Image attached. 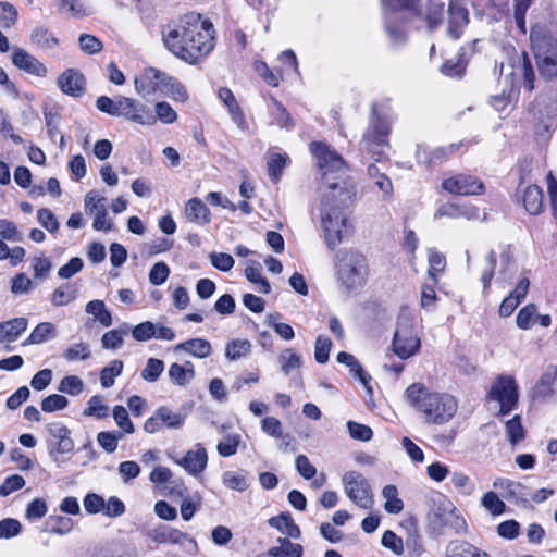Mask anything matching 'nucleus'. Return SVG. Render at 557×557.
<instances>
[{
	"instance_id": "nucleus-1",
	"label": "nucleus",
	"mask_w": 557,
	"mask_h": 557,
	"mask_svg": "<svg viewBox=\"0 0 557 557\" xmlns=\"http://www.w3.org/2000/svg\"><path fill=\"white\" fill-rule=\"evenodd\" d=\"M310 151L317 158L322 180L329 187L321 203V223L326 245L333 250L343 239L347 223L344 209L356 196V185L347 174L348 165L342 156L332 150L329 145L313 141L310 145Z\"/></svg>"
},
{
	"instance_id": "nucleus-2",
	"label": "nucleus",
	"mask_w": 557,
	"mask_h": 557,
	"mask_svg": "<svg viewBox=\"0 0 557 557\" xmlns=\"http://www.w3.org/2000/svg\"><path fill=\"white\" fill-rule=\"evenodd\" d=\"M162 40L169 51L188 64H196L214 48V28L210 20L189 12L174 27L162 29Z\"/></svg>"
},
{
	"instance_id": "nucleus-3",
	"label": "nucleus",
	"mask_w": 557,
	"mask_h": 557,
	"mask_svg": "<svg viewBox=\"0 0 557 557\" xmlns=\"http://www.w3.org/2000/svg\"><path fill=\"white\" fill-rule=\"evenodd\" d=\"M409 405L418 410L428 424H444L456 413L458 403L446 393L430 392L422 383H413L405 391Z\"/></svg>"
},
{
	"instance_id": "nucleus-4",
	"label": "nucleus",
	"mask_w": 557,
	"mask_h": 557,
	"mask_svg": "<svg viewBox=\"0 0 557 557\" xmlns=\"http://www.w3.org/2000/svg\"><path fill=\"white\" fill-rule=\"evenodd\" d=\"M336 275L348 295H356L367 284L368 261L355 250H339L336 253Z\"/></svg>"
},
{
	"instance_id": "nucleus-5",
	"label": "nucleus",
	"mask_w": 557,
	"mask_h": 557,
	"mask_svg": "<svg viewBox=\"0 0 557 557\" xmlns=\"http://www.w3.org/2000/svg\"><path fill=\"white\" fill-rule=\"evenodd\" d=\"M530 41L540 76L545 81L557 77V39L545 34L544 28L534 25L530 30Z\"/></svg>"
},
{
	"instance_id": "nucleus-6",
	"label": "nucleus",
	"mask_w": 557,
	"mask_h": 557,
	"mask_svg": "<svg viewBox=\"0 0 557 557\" xmlns=\"http://www.w3.org/2000/svg\"><path fill=\"white\" fill-rule=\"evenodd\" d=\"M96 108L111 116H123L128 121L143 125L156 123L154 115L145 104H140L135 99L117 96L114 99L108 96H100L96 100Z\"/></svg>"
},
{
	"instance_id": "nucleus-7",
	"label": "nucleus",
	"mask_w": 557,
	"mask_h": 557,
	"mask_svg": "<svg viewBox=\"0 0 557 557\" xmlns=\"http://www.w3.org/2000/svg\"><path fill=\"white\" fill-rule=\"evenodd\" d=\"M372 121L362 137V145L375 160L383 156L382 148L388 145L389 124L382 116L377 115L376 106H372Z\"/></svg>"
},
{
	"instance_id": "nucleus-8",
	"label": "nucleus",
	"mask_w": 557,
	"mask_h": 557,
	"mask_svg": "<svg viewBox=\"0 0 557 557\" xmlns=\"http://www.w3.org/2000/svg\"><path fill=\"white\" fill-rule=\"evenodd\" d=\"M518 389L516 380L510 375H499L493 382L488 398L499 403L498 416H507L516 408L519 400Z\"/></svg>"
},
{
	"instance_id": "nucleus-9",
	"label": "nucleus",
	"mask_w": 557,
	"mask_h": 557,
	"mask_svg": "<svg viewBox=\"0 0 557 557\" xmlns=\"http://www.w3.org/2000/svg\"><path fill=\"white\" fill-rule=\"evenodd\" d=\"M343 484L348 498L363 509H371L373 496L368 480L357 471H348L343 475Z\"/></svg>"
},
{
	"instance_id": "nucleus-10",
	"label": "nucleus",
	"mask_w": 557,
	"mask_h": 557,
	"mask_svg": "<svg viewBox=\"0 0 557 557\" xmlns=\"http://www.w3.org/2000/svg\"><path fill=\"white\" fill-rule=\"evenodd\" d=\"M393 351L400 359H408L414 356L421 347L420 338L409 321L399 320L395 331L393 342Z\"/></svg>"
},
{
	"instance_id": "nucleus-11",
	"label": "nucleus",
	"mask_w": 557,
	"mask_h": 557,
	"mask_svg": "<svg viewBox=\"0 0 557 557\" xmlns=\"http://www.w3.org/2000/svg\"><path fill=\"white\" fill-rule=\"evenodd\" d=\"M442 188L449 194L471 196L485 191L484 183L473 175L457 174L442 182Z\"/></svg>"
},
{
	"instance_id": "nucleus-12",
	"label": "nucleus",
	"mask_w": 557,
	"mask_h": 557,
	"mask_svg": "<svg viewBox=\"0 0 557 557\" xmlns=\"http://www.w3.org/2000/svg\"><path fill=\"white\" fill-rule=\"evenodd\" d=\"M448 27L447 35L453 40H458L465 28L470 23L469 11L461 4L459 0H450L447 9Z\"/></svg>"
},
{
	"instance_id": "nucleus-13",
	"label": "nucleus",
	"mask_w": 557,
	"mask_h": 557,
	"mask_svg": "<svg viewBox=\"0 0 557 557\" xmlns=\"http://www.w3.org/2000/svg\"><path fill=\"white\" fill-rule=\"evenodd\" d=\"M61 91L67 96L78 98L86 91V78L77 69H67L57 79Z\"/></svg>"
},
{
	"instance_id": "nucleus-14",
	"label": "nucleus",
	"mask_w": 557,
	"mask_h": 557,
	"mask_svg": "<svg viewBox=\"0 0 557 557\" xmlns=\"http://www.w3.org/2000/svg\"><path fill=\"white\" fill-rule=\"evenodd\" d=\"M479 40L475 39L471 41L468 46H462L459 49L458 58L456 61L446 60L440 67V72L451 78H461L465 73L469 62V53L473 54L475 51V47Z\"/></svg>"
},
{
	"instance_id": "nucleus-15",
	"label": "nucleus",
	"mask_w": 557,
	"mask_h": 557,
	"mask_svg": "<svg viewBox=\"0 0 557 557\" xmlns=\"http://www.w3.org/2000/svg\"><path fill=\"white\" fill-rule=\"evenodd\" d=\"M12 63L17 69L38 77H44L47 74L46 66L38 59L22 48H13Z\"/></svg>"
},
{
	"instance_id": "nucleus-16",
	"label": "nucleus",
	"mask_w": 557,
	"mask_h": 557,
	"mask_svg": "<svg viewBox=\"0 0 557 557\" xmlns=\"http://www.w3.org/2000/svg\"><path fill=\"white\" fill-rule=\"evenodd\" d=\"M207 462V450L200 445H198L196 450H188L182 459L176 460V463L191 475L201 473L206 469Z\"/></svg>"
},
{
	"instance_id": "nucleus-17",
	"label": "nucleus",
	"mask_w": 557,
	"mask_h": 557,
	"mask_svg": "<svg viewBox=\"0 0 557 557\" xmlns=\"http://www.w3.org/2000/svg\"><path fill=\"white\" fill-rule=\"evenodd\" d=\"M152 539L157 543L171 544H183V541L186 540L193 546L194 550L198 548L197 542L189 534L164 524L153 530Z\"/></svg>"
},
{
	"instance_id": "nucleus-18",
	"label": "nucleus",
	"mask_w": 557,
	"mask_h": 557,
	"mask_svg": "<svg viewBox=\"0 0 557 557\" xmlns=\"http://www.w3.org/2000/svg\"><path fill=\"white\" fill-rule=\"evenodd\" d=\"M544 111L539 109L535 113V135L536 136H546L549 135L552 129L556 125L557 119V107L555 103H549L545 106Z\"/></svg>"
},
{
	"instance_id": "nucleus-19",
	"label": "nucleus",
	"mask_w": 557,
	"mask_h": 557,
	"mask_svg": "<svg viewBox=\"0 0 557 557\" xmlns=\"http://www.w3.org/2000/svg\"><path fill=\"white\" fill-rule=\"evenodd\" d=\"M28 321L24 317L14 318L0 323V343L14 342L27 329Z\"/></svg>"
},
{
	"instance_id": "nucleus-20",
	"label": "nucleus",
	"mask_w": 557,
	"mask_h": 557,
	"mask_svg": "<svg viewBox=\"0 0 557 557\" xmlns=\"http://www.w3.org/2000/svg\"><path fill=\"white\" fill-rule=\"evenodd\" d=\"M158 78H160V70L147 67L144 72L135 77V89L141 95H152L158 90Z\"/></svg>"
},
{
	"instance_id": "nucleus-21",
	"label": "nucleus",
	"mask_w": 557,
	"mask_h": 557,
	"mask_svg": "<svg viewBox=\"0 0 557 557\" xmlns=\"http://www.w3.org/2000/svg\"><path fill=\"white\" fill-rule=\"evenodd\" d=\"M268 523L271 528L278 530L289 537L299 539L301 535L300 528L295 523L288 511L281 512L278 516L270 518Z\"/></svg>"
},
{
	"instance_id": "nucleus-22",
	"label": "nucleus",
	"mask_w": 557,
	"mask_h": 557,
	"mask_svg": "<svg viewBox=\"0 0 557 557\" xmlns=\"http://www.w3.org/2000/svg\"><path fill=\"white\" fill-rule=\"evenodd\" d=\"M431 502L433 504L431 511L434 516L435 522L440 527L446 525L449 515L454 513L455 511V507L441 493H436L435 496L431 498Z\"/></svg>"
},
{
	"instance_id": "nucleus-23",
	"label": "nucleus",
	"mask_w": 557,
	"mask_h": 557,
	"mask_svg": "<svg viewBox=\"0 0 557 557\" xmlns=\"http://www.w3.org/2000/svg\"><path fill=\"white\" fill-rule=\"evenodd\" d=\"M446 557H491L466 541H451L446 547Z\"/></svg>"
},
{
	"instance_id": "nucleus-24",
	"label": "nucleus",
	"mask_w": 557,
	"mask_h": 557,
	"mask_svg": "<svg viewBox=\"0 0 557 557\" xmlns=\"http://www.w3.org/2000/svg\"><path fill=\"white\" fill-rule=\"evenodd\" d=\"M474 214L475 208L473 207L460 206L455 202H446L437 208L434 218H465L467 220H470L472 216H474Z\"/></svg>"
},
{
	"instance_id": "nucleus-25",
	"label": "nucleus",
	"mask_w": 557,
	"mask_h": 557,
	"mask_svg": "<svg viewBox=\"0 0 557 557\" xmlns=\"http://www.w3.org/2000/svg\"><path fill=\"white\" fill-rule=\"evenodd\" d=\"M175 351L184 350L196 358H206L212 354V346L203 338H191L175 346Z\"/></svg>"
},
{
	"instance_id": "nucleus-26",
	"label": "nucleus",
	"mask_w": 557,
	"mask_h": 557,
	"mask_svg": "<svg viewBox=\"0 0 557 557\" xmlns=\"http://www.w3.org/2000/svg\"><path fill=\"white\" fill-rule=\"evenodd\" d=\"M522 203L530 214H539L543 208V190L537 185H529L522 195Z\"/></svg>"
},
{
	"instance_id": "nucleus-27",
	"label": "nucleus",
	"mask_w": 557,
	"mask_h": 557,
	"mask_svg": "<svg viewBox=\"0 0 557 557\" xmlns=\"http://www.w3.org/2000/svg\"><path fill=\"white\" fill-rule=\"evenodd\" d=\"M280 546H273L268 549L270 557H301L304 548L298 543L290 542L287 537H278Z\"/></svg>"
},
{
	"instance_id": "nucleus-28",
	"label": "nucleus",
	"mask_w": 557,
	"mask_h": 557,
	"mask_svg": "<svg viewBox=\"0 0 557 557\" xmlns=\"http://www.w3.org/2000/svg\"><path fill=\"white\" fill-rule=\"evenodd\" d=\"M186 216L191 222L208 224L210 222V210L199 198H191L187 201L185 208Z\"/></svg>"
},
{
	"instance_id": "nucleus-29",
	"label": "nucleus",
	"mask_w": 557,
	"mask_h": 557,
	"mask_svg": "<svg viewBox=\"0 0 557 557\" xmlns=\"http://www.w3.org/2000/svg\"><path fill=\"white\" fill-rule=\"evenodd\" d=\"M383 11L391 12L407 11L414 16H422L421 0H381Z\"/></svg>"
},
{
	"instance_id": "nucleus-30",
	"label": "nucleus",
	"mask_w": 557,
	"mask_h": 557,
	"mask_svg": "<svg viewBox=\"0 0 557 557\" xmlns=\"http://www.w3.org/2000/svg\"><path fill=\"white\" fill-rule=\"evenodd\" d=\"M444 7V0H428L424 20L430 33L434 32L443 23Z\"/></svg>"
},
{
	"instance_id": "nucleus-31",
	"label": "nucleus",
	"mask_w": 557,
	"mask_h": 557,
	"mask_svg": "<svg viewBox=\"0 0 557 557\" xmlns=\"http://www.w3.org/2000/svg\"><path fill=\"white\" fill-rule=\"evenodd\" d=\"M57 336V329L50 322H41L36 325L23 345L41 344Z\"/></svg>"
},
{
	"instance_id": "nucleus-32",
	"label": "nucleus",
	"mask_w": 557,
	"mask_h": 557,
	"mask_svg": "<svg viewBox=\"0 0 557 557\" xmlns=\"http://www.w3.org/2000/svg\"><path fill=\"white\" fill-rule=\"evenodd\" d=\"M515 69L516 72L521 73L525 89L532 91L534 89L535 73L531 59L525 51L522 52L521 59Z\"/></svg>"
},
{
	"instance_id": "nucleus-33",
	"label": "nucleus",
	"mask_w": 557,
	"mask_h": 557,
	"mask_svg": "<svg viewBox=\"0 0 557 557\" xmlns=\"http://www.w3.org/2000/svg\"><path fill=\"white\" fill-rule=\"evenodd\" d=\"M86 312L92 314L94 318L106 327L112 324V314L107 309L106 304L102 300H90L86 305Z\"/></svg>"
},
{
	"instance_id": "nucleus-34",
	"label": "nucleus",
	"mask_w": 557,
	"mask_h": 557,
	"mask_svg": "<svg viewBox=\"0 0 557 557\" xmlns=\"http://www.w3.org/2000/svg\"><path fill=\"white\" fill-rule=\"evenodd\" d=\"M502 496L509 503H513L522 507H528L530 505L527 486L517 481H515V486H510L507 492L502 494Z\"/></svg>"
},
{
	"instance_id": "nucleus-35",
	"label": "nucleus",
	"mask_w": 557,
	"mask_h": 557,
	"mask_svg": "<svg viewBox=\"0 0 557 557\" xmlns=\"http://www.w3.org/2000/svg\"><path fill=\"white\" fill-rule=\"evenodd\" d=\"M382 495L386 499L384 504V509L388 513H399L404 509V503L398 497V491L395 485H386L382 490Z\"/></svg>"
},
{
	"instance_id": "nucleus-36",
	"label": "nucleus",
	"mask_w": 557,
	"mask_h": 557,
	"mask_svg": "<svg viewBox=\"0 0 557 557\" xmlns=\"http://www.w3.org/2000/svg\"><path fill=\"white\" fill-rule=\"evenodd\" d=\"M157 417L160 419L162 426L169 429H181L184 424L185 417L181 413L173 412L169 407L161 406L157 410Z\"/></svg>"
},
{
	"instance_id": "nucleus-37",
	"label": "nucleus",
	"mask_w": 557,
	"mask_h": 557,
	"mask_svg": "<svg viewBox=\"0 0 557 557\" xmlns=\"http://www.w3.org/2000/svg\"><path fill=\"white\" fill-rule=\"evenodd\" d=\"M124 363L122 360H113L109 366L100 371V383L103 388H109L114 384V380L123 371Z\"/></svg>"
},
{
	"instance_id": "nucleus-38",
	"label": "nucleus",
	"mask_w": 557,
	"mask_h": 557,
	"mask_svg": "<svg viewBox=\"0 0 557 557\" xmlns=\"http://www.w3.org/2000/svg\"><path fill=\"white\" fill-rule=\"evenodd\" d=\"M30 39L33 44L44 49H53L59 45L58 38H55L47 28L42 26L33 30Z\"/></svg>"
},
{
	"instance_id": "nucleus-39",
	"label": "nucleus",
	"mask_w": 557,
	"mask_h": 557,
	"mask_svg": "<svg viewBox=\"0 0 557 557\" xmlns=\"http://www.w3.org/2000/svg\"><path fill=\"white\" fill-rule=\"evenodd\" d=\"M251 344L248 339H233L225 347V357L232 361L238 360L250 352Z\"/></svg>"
},
{
	"instance_id": "nucleus-40",
	"label": "nucleus",
	"mask_w": 557,
	"mask_h": 557,
	"mask_svg": "<svg viewBox=\"0 0 557 557\" xmlns=\"http://www.w3.org/2000/svg\"><path fill=\"white\" fill-rule=\"evenodd\" d=\"M122 437H123V432L102 431L97 434V442L106 453L112 454L116 450L119 441Z\"/></svg>"
},
{
	"instance_id": "nucleus-41",
	"label": "nucleus",
	"mask_w": 557,
	"mask_h": 557,
	"mask_svg": "<svg viewBox=\"0 0 557 557\" xmlns=\"http://www.w3.org/2000/svg\"><path fill=\"white\" fill-rule=\"evenodd\" d=\"M280 318L281 314L278 312L269 313L267 315V324L269 326H272L275 333L280 335L283 339H293L295 337L294 329L287 323L278 322Z\"/></svg>"
},
{
	"instance_id": "nucleus-42",
	"label": "nucleus",
	"mask_w": 557,
	"mask_h": 557,
	"mask_svg": "<svg viewBox=\"0 0 557 557\" xmlns=\"http://www.w3.org/2000/svg\"><path fill=\"white\" fill-rule=\"evenodd\" d=\"M481 504L493 516L504 513L507 508L506 504L493 491H490L482 496Z\"/></svg>"
},
{
	"instance_id": "nucleus-43",
	"label": "nucleus",
	"mask_w": 557,
	"mask_h": 557,
	"mask_svg": "<svg viewBox=\"0 0 557 557\" xmlns=\"http://www.w3.org/2000/svg\"><path fill=\"white\" fill-rule=\"evenodd\" d=\"M411 529H408L407 536L404 542V548L406 547L410 557H419L424 552L421 543V537L418 534L417 528L412 524Z\"/></svg>"
},
{
	"instance_id": "nucleus-44",
	"label": "nucleus",
	"mask_w": 557,
	"mask_h": 557,
	"mask_svg": "<svg viewBox=\"0 0 557 557\" xmlns=\"http://www.w3.org/2000/svg\"><path fill=\"white\" fill-rule=\"evenodd\" d=\"M195 376V370H185L180 363H172L169 368V377L171 382L178 386L186 385Z\"/></svg>"
},
{
	"instance_id": "nucleus-45",
	"label": "nucleus",
	"mask_w": 557,
	"mask_h": 557,
	"mask_svg": "<svg viewBox=\"0 0 557 557\" xmlns=\"http://www.w3.org/2000/svg\"><path fill=\"white\" fill-rule=\"evenodd\" d=\"M164 370V362L158 358H149L146 367L141 370L140 376L147 382H156Z\"/></svg>"
},
{
	"instance_id": "nucleus-46",
	"label": "nucleus",
	"mask_w": 557,
	"mask_h": 557,
	"mask_svg": "<svg viewBox=\"0 0 557 557\" xmlns=\"http://www.w3.org/2000/svg\"><path fill=\"white\" fill-rule=\"evenodd\" d=\"M505 426L508 441L511 445H516L524 438L525 433L519 414L509 419Z\"/></svg>"
},
{
	"instance_id": "nucleus-47",
	"label": "nucleus",
	"mask_w": 557,
	"mask_h": 557,
	"mask_svg": "<svg viewBox=\"0 0 557 557\" xmlns=\"http://www.w3.org/2000/svg\"><path fill=\"white\" fill-rule=\"evenodd\" d=\"M127 325L125 329L111 330L106 332L101 337V345L104 349H117L123 345V336L127 334Z\"/></svg>"
},
{
	"instance_id": "nucleus-48",
	"label": "nucleus",
	"mask_w": 557,
	"mask_h": 557,
	"mask_svg": "<svg viewBox=\"0 0 557 557\" xmlns=\"http://www.w3.org/2000/svg\"><path fill=\"white\" fill-rule=\"evenodd\" d=\"M84 389L82 379L76 375H66L59 383L58 391L71 396L79 395Z\"/></svg>"
},
{
	"instance_id": "nucleus-49",
	"label": "nucleus",
	"mask_w": 557,
	"mask_h": 557,
	"mask_svg": "<svg viewBox=\"0 0 557 557\" xmlns=\"http://www.w3.org/2000/svg\"><path fill=\"white\" fill-rule=\"evenodd\" d=\"M332 341L330 337L319 335L314 344V359L318 363L324 364L330 359V351L332 348Z\"/></svg>"
},
{
	"instance_id": "nucleus-50",
	"label": "nucleus",
	"mask_w": 557,
	"mask_h": 557,
	"mask_svg": "<svg viewBox=\"0 0 557 557\" xmlns=\"http://www.w3.org/2000/svg\"><path fill=\"white\" fill-rule=\"evenodd\" d=\"M347 430L351 438L360 442H369L373 437V431L370 426L349 420Z\"/></svg>"
},
{
	"instance_id": "nucleus-51",
	"label": "nucleus",
	"mask_w": 557,
	"mask_h": 557,
	"mask_svg": "<svg viewBox=\"0 0 557 557\" xmlns=\"http://www.w3.org/2000/svg\"><path fill=\"white\" fill-rule=\"evenodd\" d=\"M272 102L274 106V111L272 112L273 122L281 127L292 128L294 121L286 108L274 98H272Z\"/></svg>"
},
{
	"instance_id": "nucleus-52",
	"label": "nucleus",
	"mask_w": 557,
	"mask_h": 557,
	"mask_svg": "<svg viewBox=\"0 0 557 557\" xmlns=\"http://www.w3.org/2000/svg\"><path fill=\"white\" fill-rule=\"evenodd\" d=\"M90 357V348L86 343H77L71 345L63 352V358L67 361L86 360Z\"/></svg>"
},
{
	"instance_id": "nucleus-53",
	"label": "nucleus",
	"mask_w": 557,
	"mask_h": 557,
	"mask_svg": "<svg viewBox=\"0 0 557 557\" xmlns=\"http://www.w3.org/2000/svg\"><path fill=\"white\" fill-rule=\"evenodd\" d=\"M557 375V367H549L540 377L535 392L537 395L546 396L552 393V385Z\"/></svg>"
},
{
	"instance_id": "nucleus-54",
	"label": "nucleus",
	"mask_w": 557,
	"mask_h": 557,
	"mask_svg": "<svg viewBox=\"0 0 557 557\" xmlns=\"http://www.w3.org/2000/svg\"><path fill=\"white\" fill-rule=\"evenodd\" d=\"M69 399L60 394H51L41 400V410L44 412H54L67 407Z\"/></svg>"
},
{
	"instance_id": "nucleus-55",
	"label": "nucleus",
	"mask_w": 557,
	"mask_h": 557,
	"mask_svg": "<svg viewBox=\"0 0 557 557\" xmlns=\"http://www.w3.org/2000/svg\"><path fill=\"white\" fill-rule=\"evenodd\" d=\"M381 544L383 547L391 549L395 555H401L404 553L403 539L392 530L384 531Z\"/></svg>"
},
{
	"instance_id": "nucleus-56",
	"label": "nucleus",
	"mask_w": 557,
	"mask_h": 557,
	"mask_svg": "<svg viewBox=\"0 0 557 557\" xmlns=\"http://www.w3.org/2000/svg\"><path fill=\"white\" fill-rule=\"evenodd\" d=\"M17 10L9 2H0V27L8 29L17 21Z\"/></svg>"
},
{
	"instance_id": "nucleus-57",
	"label": "nucleus",
	"mask_w": 557,
	"mask_h": 557,
	"mask_svg": "<svg viewBox=\"0 0 557 557\" xmlns=\"http://www.w3.org/2000/svg\"><path fill=\"white\" fill-rule=\"evenodd\" d=\"M37 220L51 234L57 233L60 227L57 216L48 208H41L37 211Z\"/></svg>"
},
{
	"instance_id": "nucleus-58",
	"label": "nucleus",
	"mask_w": 557,
	"mask_h": 557,
	"mask_svg": "<svg viewBox=\"0 0 557 557\" xmlns=\"http://www.w3.org/2000/svg\"><path fill=\"white\" fill-rule=\"evenodd\" d=\"M286 166V157L281 153H272L268 161V173L272 182H277Z\"/></svg>"
},
{
	"instance_id": "nucleus-59",
	"label": "nucleus",
	"mask_w": 557,
	"mask_h": 557,
	"mask_svg": "<svg viewBox=\"0 0 557 557\" xmlns=\"http://www.w3.org/2000/svg\"><path fill=\"white\" fill-rule=\"evenodd\" d=\"M112 416L115 423L119 425V428L122 429L124 433L132 434L135 432V428L129 419L128 412L123 406L116 405L113 408Z\"/></svg>"
},
{
	"instance_id": "nucleus-60",
	"label": "nucleus",
	"mask_w": 557,
	"mask_h": 557,
	"mask_svg": "<svg viewBox=\"0 0 557 557\" xmlns=\"http://www.w3.org/2000/svg\"><path fill=\"white\" fill-rule=\"evenodd\" d=\"M240 443V435H227L223 441L219 442L216 450L222 457H231L236 454Z\"/></svg>"
},
{
	"instance_id": "nucleus-61",
	"label": "nucleus",
	"mask_w": 557,
	"mask_h": 557,
	"mask_svg": "<svg viewBox=\"0 0 557 557\" xmlns=\"http://www.w3.org/2000/svg\"><path fill=\"white\" fill-rule=\"evenodd\" d=\"M170 275V268L169 265L163 262L159 261L156 262L152 268L149 271V282L152 285H162L166 282L168 277Z\"/></svg>"
},
{
	"instance_id": "nucleus-62",
	"label": "nucleus",
	"mask_w": 557,
	"mask_h": 557,
	"mask_svg": "<svg viewBox=\"0 0 557 557\" xmlns=\"http://www.w3.org/2000/svg\"><path fill=\"white\" fill-rule=\"evenodd\" d=\"M280 361L285 375H288L293 369L300 368L301 366L300 356L292 349H285L280 356Z\"/></svg>"
},
{
	"instance_id": "nucleus-63",
	"label": "nucleus",
	"mask_w": 557,
	"mask_h": 557,
	"mask_svg": "<svg viewBox=\"0 0 557 557\" xmlns=\"http://www.w3.org/2000/svg\"><path fill=\"white\" fill-rule=\"evenodd\" d=\"M132 335L138 342H147L154 337L156 324L151 321L141 322L133 327Z\"/></svg>"
},
{
	"instance_id": "nucleus-64",
	"label": "nucleus",
	"mask_w": 557,
	"mask_h": 557,
	"mask_svg": "<svg viewBox=\"0 0 557 557\" xmlns=\"http://www.w3.org/2000/svg\"><path fill=\"white\" fill-rule=\"evenodd\" d=\"M83 505L87 513L96 515L102 512L104 515V498L96 493H88L83 499Z\"/></svg>"
}]
</instances>
